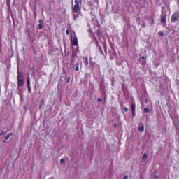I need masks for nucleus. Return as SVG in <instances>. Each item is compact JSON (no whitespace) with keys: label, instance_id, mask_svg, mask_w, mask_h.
<instances>
[{"label":"nucleus","instance_id":"obj_32","mask_svg":"<svg viewBox=\"0 0 179 179\" xmlns=\"http://www.w3.org/2000/svg\"><path fill=\"white\" fill-rule=\"evenodd\" d=\"M5 142H6V141H3V143H5Z\"/></svg>","mask_w":179,"mask_h":179},{"label":"nucleus","instance_id":"obj_28","mask_svg":"<svg viewBox=\"0 0 179 179\" xmlns=\"http://www.w3.org/2000/svg\"><path fill=\"white\" fill-rule=\"evenodd\" d=\"M97 101H98L99 103H101V98H98Z\"/></svg>","mask_w":179,"mask_h":179},{"label":"nucleus","instance_id":"obj_7","mask_svg":"<svg viewBox=\"0 0 179 179\" xmlns=\"http://www.w3.org/2000/svg\"><path fill=\"white\" fill-rule=\"evenodd\" d=\"M84 64L85 66L89 65V58L87 57H84Z\"/></svg>","mask_w":179,"mask_h":179},{"label":"nucleus","instance_id":"obj_2","mask_svg":"<svg viewBox=\"0 0 179 179\" xmlns=\"http://www.w3.org/2000/svg\"><path fill=\"white\" fill-rule=\"evenodd\" d=\"M75 5L72 8L73 13H78L80 12V5H82V0H75Z\"/></svg>","mask_w":179,"mask_h":179},{"label":"nucleus","instance_id":"obj_21","mask_svg":"<svg viewBox=\"0 0 179 179\" xmlns=\"http://www.w3.org/2000/svg\"><path fill=\"white\" fill-rule=\"evenodd\" d=\"M39 24H43V19L38 20Z\"/></svg>","mask_w":179,"mask_h":179},{"label":"nucleus","instance_id":"obj_16","mask_svg":"<svg viewBox=\"0 0 179 179\" xmlns=\"http://www.w3.org/2000/svg\"><path fill=\"white\" fill-rule=\"evenodd\" d=\"M173 122L175 127H176L177 124H178V120H173Z\"/></svg>","mask_w":179,"mask_h":179},{"label":"nucleus","instance_id":"obj_15","mask_svg":"<svg viewBox=\"0 0 179 179\" xmlns=\"http://www.w3.org/2000/svg\"><path fill=\"white\" fill-rule=\"evenodd\" d=\"M43 29V24H38V27L37 28L38 30H41Z\"/></svg>","mask_w":179,"mask_h":179},{"label":"nucleus","instance_id":"obj_17","mask_svg":"<svg viewBox=\"0 0 179 179\" xmlns=\"http://www.w3.org/2000/svg\"><path fill=\"white\" fill-rule=\"evenodd\" d=\"M76 67L75 70L77 71H79V63H77L76 64Z\"/></svg>","mask_w":179,"mask_h":179},{"label":"nucleus","instance_id":"obj_34","mask_svg":"<svg viewBox=\"0 0 179 179\" xmlns=\"http://www.w3.org/2000/svg\"><path fill=\"white\" fill-rule=\"evenodd\" d=\"M0 93H1V88H0Z\"/></svg>","mask_w":179,"mask_h":179},{"label":"nucleus","instance_id":"obj_27","mask_svg":"<svg viewBox=\"0 0 179 179\" xmlns=\"http://www.w3.org/2000/svg\"><path fill=\"white\" fill-rule=\"evenodd\" d=\"M65 57H69V53H67L66 52H65Z\"/></svg>","mask_w":179,"mask_h":179},{"label":"nucleus","instance_id":"obj_8","mask_svg":"<svg viewBox=\"0 0 179 179\" xmlns=\"http://www.w3.org/2000/svg\"><path fill=\"white\" fill-rule=\"evenodd\" d=\"M141 64L146 65V59L145 58V56L141 57Z\"/></svg>","mask_w":179,"mask_h":179},{"label":"nucleus","instance_id":"obj_33","mask_svg":"<svg viewBox=\"0 0 179 179\" xmlns=\"http://www.w3.org/2000/svg\"><path fill=\"white\" fill-rule=\"evenodd\" d=\"M114 127H117V124H115Z\"/></svg>","mask_w":179,"mask_h":179},{"label":"nucleus","instance_id":"obj_4","mask_svg":"<svg viewBox=\"0 0 179 179\" xmlns=\"http://www.w3.org/2000/svg\"><path fill=\"white\" fill-rule=\"evenodd\" d=\"M71 43L74 47H77V45H78L79 43L78 42V38L76 36H71Z\"/></svg>","mask_w":179,"mask_h":179},{"label":"nucleus","instance_id":"obj_9","mask_svg":"<svg viewBox=\"0 0 179 179\" xmlns=\"http://www.w3.org/2000/svg\"><path fill=\"white\" fill-rule=\"evenodd\" d=\"M131 113L132 112H135V110H136V105H135L134 102L131 103Z\"/></svg>","mask_w":179,"mask_h":179},{"label":"nucleus","instance_id":"obj_23","mask_svg":"<svg viewBox=\"0 0 179 179\" xmlns=\"http://www.w3.org/2000/svg\"><path fill=\"white\" fill-rule=\"evenodd\" d=\"M66 34L67 36H69V29L66 30Z\"/></svg>","mask_w":179,"mask_h":179},{"label":"nucleus","instance_id":"obj_3","mask_svg":"<svg viewBox=\"0 0 179 179\" xmlns=\"http://www.w3.org/2000/svg\"><path fill=\"white\" fill-rule=\"evenodd\" d=\"M179 20V11H176L171 17V23H177Z\"/></svg>","mask_w":179,"mask_h":179},{"label":"nucleus","instance_id":"obj_20","mask_svg":"<svg viewBox=\"0 0 179 179\" xmlns=\"http://www.w3.org/2000/svg\"><path fill=\"white\" fill-rule=\"evenodd\" d=\"M123 110H124V111H125V113H128V111H129V109L127 107H124Z\"/></svg>","mask_w":179,"mask_h":179},{"label":"nucleus","instance_id":"obj_13","mask_svg":"<svg viewBox=\"0 0 179 179\" xmlns=\"http://www.w3.org/2000/svg\"><path fill=\"white\" fill-rule=\"evenodd\" d=\"M144 113H150V109L148 108H145L143 110Z\"/></svg>","mask_w":179,"mask_h":179},{"label":"nucleus","instance_id":"obj_30","mask_svg":"<svg viewBox=\"0 0 179 179\" xmlns=\"http://www.w3.org/2000/svg\"><path fill=\"white\" fill-rule=\"evenodd\" d=\"M99 50H100L101 54H103V50H101V47H99Z\"/></svg>","mask_w":179,"mask_h":179},{"label":"nucleus","instance_id":"obj_6","mask_svg":"<svg viewBox=\"0 0 179 179\" xmlns=\"http://www.w3.org/2000/svg\"><path fill=\"white\" fill-rule=\"evenodd\" d=\"M138 131L139 132H144L145 131V124L143 123H140L138 125Z\"/></svg>","mask_w":179,"mask_h":179},{"label":"nucleus","instance_id":"obj_1","mask_svg":"<svg viewBox=\"0 0 179 179\" xmlns=\"http://www.w3.org/2000/svg\"><path fill=\"white\" fill-rule=\"evenodd\" d=\"M23 73L22 71H17V86L18 87H22L24 86V79Z\"/></svg>","mask_w":179,"mask_h":179},{"label":"nucleus","instance_id":"obj_29","mask_svg":"<svg viewBox=\"0 0 179 179\" xmlns=\"http://www.w3.org/2000/svg\"><path fill=\"white\" fill-rule=\"evenodd\" d=\"M136 114H135V112H132V117L133 118L135 117Z\"/></svg>","mask_w":179,"mask_h":179},{"label":"nucleus","instance_id":"obj_10","mask_svg":"<svg viewBox=\"0 0 179 179\" xmlns=\"http://www.w3.org/2000/svg\"><path fill=\"white\" fill-rule=\"evenodd\" d=\"M13 135V133H8L7 136L5 137V141H8L9 138H10Z\"/></svg>","mask_w":179,"mask_h":179},{"label":"nucleus","instance_id":"obj_24","mask_svg":"<svg viewBox=\"0 0 179 179\" xmlns=\"http://www.w3.org/2000/svg\"><path fill=\"white\" fill-rule=\"evenodd\" d=\"M101 33H100V30H97L96 31V35L97 36H100Z\"/></svg>","mask_w":179,"mask_h":179},{"label":"nucleus","instance_id":"obj_25","mask_svg":"<svg viewBox=\"0 0 179 179\" xmlns=\"http://www.w3.org/2000/svg\"><path fill=\"white\" fill-rule=\"evenodd\" d=\"M5 134H6V132L2 131L1 133H0V136H2V135H5Z\"/></svg>","mask_w":179,"mask_h":179},{"label":"nucleus","instance_id":"obj_26","mask_svg":"<svg viewBox=\"0 0 179 179\" xmlns=\"http://www.w3.org/2000/svg\"><path fill=\"white\" fill-rule=\"evenodd\" d=\"M154 178H155V179L159 178V175L155 174V175L154 176Z\"/></svg>","mask_w":179,"mask_h":179},{"label":"nucleus","instance_id":"obj_14","mask_svg":"<svg viewBox=\"0 0 179 179\" xmlns=\"http://www.w3.org/2000/svg\"><path fill=\"white\" fill-rule=\"evenodd\" d=\"M158 36H160V37H163V36H164V32L159 31Z\"/></svg>","mask_w":179,"mask_h":179},{"label":"nucleus","instance_id":"obj_12","mask_svg":"<svg viewBox=\"0 0 179 179\" xmlns=\"http://www.w3.org/2000/svg\"><path fill=\"white\" fill-rule=\"evenodd\" d=\"M27 87H30V78H28L27 80Z\"/></svg>","mask_w":179,"mask_h":179},{"label":"nucleus","instance_id":"obj_19","mask_svg":"<svg viewBox=\"0 0 179 179\" xmlns=\"http://www.w3.org/2000/svg\"><path fill=\"white\" fill-rule=\"evenodd\" d=\"M64 163H65V159H60V164H64Z\"/></svg>","mask_w":179,"mask_h":179},{"label":"nucleus","instance_id":"obj_22","mask_svg":"<svg viewBox=\"0 0 179 179\" xmlns=\"http://www.w3.org/2000/svg\"><path fill=\"white\" fill-rule=\"evenodd\" d=\"M28 87L29 93H31V87Z\"/></svg>","mask_w":179,"mask_h":179},{"label":"nucleus","instance_id":"obj_5","mask_svg":"<svg viewBox=\"0 0 179 179\" xmlns=\"http://www.w3.org/2000/svg\"><path fill=\"white\" fill-rule=\"evenodd\" d=\"M161 23L162 24H167V15L166 13H162Z\"/></svg>","mask_w":179,"mask_h":179},{"label":"nucleus","instance_id":"obj_31","mask_svg":"<svg viewBox=\"0 0 179 179\" xmlns=\"http://www.w3.org/2000/svg\"><path fill=\"white\" fill-rule=\"evenodd\" d=\"M73 19H74V20H76V19H78V17H75V15H73Z\"/></svg>","mask_w":179,"mask_h":179},{"label":"nucleus","instance_id":"obj_11","mask_svg":"<svg viewBox=\"0 0 179 179\" xmlns=\"http://www.w3.org/2000/svg\"><path fill=\"white\" fill-rule=\"evenodd\" d=\"M146 159H148V155L146 153H144L143 155L142 156V160L145 161Z\"/></svg>","mask_w":179,"mask_h":179},{"label":"nucleus","instance_id":"obj_18","mask_svg":"<svg viewBox=\"0 0 179 179\" xmlns=\"http://www.w3.org/2000/svg\"><path fill=\"white\" fill-rule=\"evenodd\" d=\"M66 83H71V77L66 78Z\"/></svg>","mask_w":179,"mask_h":179}]
</instances>
